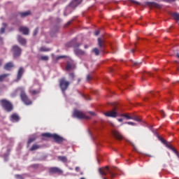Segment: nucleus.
I'll list each match as a JSON object with an SVG mask.
<instances>
[{"mask_svg":"<svg viewBox=\"0 0 179 179\" xmlns=\"http://www.w3.org/2000/svg\"><path fill=\"white\" fill-rule=\"evenodd\" d=\"M80 45H81L80 43H75L74 41H72L66 44V46L68 48L73 47L74 53L76 54V55L78 57L84 56L86 55V52L84 50L79 48Z\"/></svg>","mask_w":179,"mask_h":179,"instance_id":"nucleus-1","label":"nucleus"},{"mask_svg":"<svg viewBox=\"0 0 179 179\" xmlns=\"http://www.w3.org/2000/svg\"><path fill=\"white\" fill-rule=\"evenodd\" d=\"M1 105L2 108L7 111V113H10L13 110V105L11 103L10 101L6 100L5 99H1L0 101Z\"/></svg>","mask_w":179,"mask_h":179,"instance_id":"nucleus-2","label":"nucleus"},{"mask_svg":"<svg viewBox=\"0 0 179 179\" xmlns=\"http://www.w3.org/2000/svg\"><path fill=\"white\" fill-rule=\"evenodd\" d=\"M20 98L22 101L26 105H31L32 103V101L29 98L24 90L23 88H20Z\"/></svg>","mask_w":179,"mask_h":179,"instance_id":"nucleus-3","label":"nucleus"},{"mask_svg":"<svg viewBox=\"0 0 179 179\" xmlns=\"http://www.w3.org/2000/svg\"><path fill=\"white\" fill-rule=\"evenodd\" d=\"M158 140L160 141L166 148H168V149H170L173 153H175L177 156H178V152L171 145V143L166 141L163 138H162L160 136H157Z\"/></svg>","mask_w":179,"mask_h":179,"instance_id":"nucleus-4","label":"nucleus"},{"mask_svg":"<svg viewBox=\"0 0 179 179\" xmlns=\"http://www.w3.org/2000/svg\"><path fill=\"white\" fill-rule=\"evenodd\" d=\"M71 83L67 81L65 78H62L59 80V87L63 93H65L66 90H68Z\"/></svg>","mask_w":179,"mask_h":179,"instance_id":"nucleus-5","label":"nucleus"},{"mask_svg":"<svg viewBox=\"0 0 179 179\" xmlns=\"http://www.w3.org/2000/svg\"><path fill=\"white\" fill-rule=\"evenodd\" d=\"M108 173L110 175V178H114L115 177V174L110 171L108 166L103 168H99V174H101V176H106Z\"/></svg>","mask_w":179,"mask_h":179,"instance_id":"nucleus-6","label":"nucleus"},{"mask_svg":"<svg viewBox=\"0 0 179 179\" xmlns=\"http://www.w3.org/2000/svg\"><path fill=\"white\" fill-rule=\"evenodd\" d=\"M73 117L78 120H88L89 117L86 116L82 111L75 110L73 112Z\"/></svg>","mask_w":179,"mask_h":179,"instance_id":"nucleus-7","label":"nucleus"},{"mask_svg":"<svg viewBox=\"0 0 179 179\" xmlns=\"http://www.w3.org/2000/svg\"><path fill=\"white\" fill-rule=\"evenodd\" d=\"M12 51H13L14 57H18L21 55L22 49L18 45H15L13 46Z\"/></svg>","mask_w":179,"mask_h":179,"instance_id":"nucleus-8","label":"nucleus"},{"mask_svg":"<svg viewBox=\"0 0 179 179\" xmlns=\"http://www.w3.org/2000/svg\"><path fill=\"white\" fill-rule=\"evenodd\" d=\"M46 138H52L57 143H62L63 142L64 138L59 135H44Z\"/></svg>","mask_w":179,"mask_h":179,"instance_id":"nucleus-9","label":"nucleus"},{"mask_svg":"<svg viewBox=\"0 0 179 179\" xmlns=\"http://www.w3.org/2000/svg\"><path fill=\"white\" fill-rule=\"evenodd\" d=\"M50 174L62 175L63 171L58 167H51L49 169Z\"/></svg>","mask_w":179,"mask_h":179,"instance_id":"nucleus-10","label":"nucleus"},{"mask_svg":"<svg viewBox=\"0 0 179 179\" xmlns=\"http://www.w3.org/2000/svg\"><path fill=\"white\" fill-rule=\"evenodd\" d=\"M118 113H117V108H113V110L108 111L105 113L106 117H110L112 118H115L117 117Z\"/></svg>","mask_w":179,"mask_h":179,"instance_id":"nucleus-11","label":"nucleus"},{"mask_svg":"<svg viewBox=\"0 0 179 179\" xmlns=\"http://www.w3.org/2000/svg\"><path fill=\"white\" fill-rule=\"evenodd\" d=\"M20 120V117L17 113H13L10 116V121H12V122H19Z\"/></svg>","mask_w":179,"mask_h":179,"instance_id":"nucleus-12","label":"nucleus"},{"mask_svg":"<svg viewBox=\"0 0 179 179\" xmlns=\"http://www.w3.org/2000/svg\"><path fill=\"white\" fill-rule=\"evenodd\" d=\"M98 46L99 47V48H101V51H103L104 48H106V43L104 41H103L100 38H98Z\"/></svg>","mask_w":179,"mask_h":179,"instance_id":"nucleus-13","label":"nucleus"},{"mask_svg":"<svg viewBox=\"0 0 179 179\" xmlns=\"http://www.w3.org/2000/svg\"><path fill=\"white\" fill-rule=\"evenodd\" d=\"M83 0H73V1L70 3V6L72 7L73 8H75L77 7Z\"/></svg>","mask_w":179,"mask_h":179,"instance_id":"nucleus-14","label":"nucleus"},{"mask_svg":"<svg viewBox=\"0 0 179 179\" xmlns=\"http://www.w3.org/2000/svg\"><path fill=\"white\" fill-rule=\"evenodd\" d=\"M29 92L30 94L31 95H36V94H38L41 92V90H34V87H31L29 90Z\"/></svg>","mask_w":179,"mask_h":179,"instance_id":"nucleus-15","label":"nucleus"},{"mask_svg":"<svg viewBox=\"0 0 179 179\" xmlns=\"http://www.w3.org/2000/svg\"><path fill=\"white\" fill-rule=\"evenodd\" d=\"M20 31L22 32L24 35H28L29 34V29L25 27H21L20 28Z\"/></svg>","mask_w":179,"mask_h":179,"instance_id":"nucleus-16","label":"nucleus"},{"mask_svg":"<svg viewBox=\"0 0 179 179\" xmlns=\"http://www.w3.org/2000/svg\"><path fill=\"white\" fill-rule=\"evenodd\" d=\"M24 72V70L22 67H20L18 72H17V80H20L21 78L22 77V75Z\"/></svg>","mask_w":179,"mask_h":179,"instance_id":"nucleus-17","label":"nucleus"},{"mask_svg":"<svg viewBox=\"0 0 179 179\" xmlns=\"http://www.w3.org/2000/svg\"><path fill=\"white\" fill-rule=\"evenodd\" d=\"M17 41L22 45H25L27 43L26 39L22 38L21 36H18Z\"/></svg>","mask_w":179,"mask_h":179,"instance_id":"nucleus-18","label":"nucleus"},{"mask_svg":"<svg viewBox=\"0 0 179 179\" xmlns=\"http://www.w3.org/2000/svg\"><path fill=\"white\" fill-rule=\"evenodd\" d=\"M58 160H59L62 163H67V162H68V159L66 156H59Z\"/></svg>","mask_w":179,"mask_h":179,"instance_id":"nucleus-19","label":"nucleus"},{"mask_svg":"<svg viewBox=\"0 0 179 179\" xmlns=\"http://www.w3.org/2000/svg\"><path fill=\"white\" fill-rule=\"evenodd\" d=\"M14 66L13 62H8L5 65L4 69L7 71L10 70L11 68H13Z\"/></svg>","mask_w":179,"mask_h":179,"instance_id":"nucleus-20","label":"nucleus"},{"mask_svg":"<svg viewBox=\"0 0 179 179\" xmlns=\"http://www.w3.org/2000/svg\"><path fill=\"white\" fill-rule=\"evenodd\" d=\"M21 16V17L24 18V17H26L29 15H31V11L28 10V11H26V12H23V13H19Z\"/></svg>","mask_w":179,"mask_h":179,"instance_id":"nucleus-21","label":"nucleus"},{"mask_svg":"<svg viewBox=\"0 0 179 179\" xmlns=\"http://www.w3.org/2000/svg\"><path fill=\"white\" fill-rule=\"evenodd\" d=\"M147 5L150 6H152V7H155V8H161L160 5L158 3H156L155 2H148Z\"/></svg>","mask_w":179,"mask_h":179,"instance_id":"nucleus-22","label":"nucleus"},{"mask_svg":"<svg viewBox=\"0 0 179 179\" xmlns=\"http://www.w3.org/2000/svg\"><path fill=\"white\" fill-rule=\"evenodd\" d=\"M10 74L9 73H6V74H2V75H0V82H3L4 80V79L9 76Z\"/></svg>","mask_w":179,"mask_h":179,"instance_id":"nucleus-23","label":"nucleus"},{"mask_svg":"<svg viewBox=\"0 0 179 179\" xmlns=\"http://www.w3.org/2000/svg\"><path fill=\"white\" fill-rule=\"evenodd\" d=\"M124 137L122 135H113V139H116L117 141H122Z\"/></svg>","mask_w":179,"mask_h":179,"instance_id":"nucleus-24","label":"nucleus"},{"mask_svg":"<svg viewBox=\"0 0 179 179\" xmlns=\"http://www.w3.org/2000/svg\"><path fill=\"white\" fill-rule=\"evenodd\" d=\"M172 16L173 17L175 20L179 21V13H174L172 14Z\"/></svg>","mask_w":179,"mask_h":179,"instance_id":"nucleus-25","label":"nucleus"},{"mask_svg":"<svg viewBox=\"0 0 179 179\" xmlns=\"http://www.w3.org/2000/svg\"><path fill=\"white\" fill-rule=\"evenodd\" d=\"M37 149H40V146L36 145V144H34L32 145V147L30 148V150L31 151H33V150H37Z\"/></svg>","mask_w":179,"mask_h":179,"instance_id":"nucleus-26","label":"nucleus"},{"mask_svg":"<svg viewBox=\"0 0 179 179\" xmlns=\"http://www.w3.org/2000/svg\"><path fill=\"white\" fill-rule=\"evenodd\" d=\"M131 120H134V121H137V122H141V119H140L138 116H136V115H132Z\"/></svg>","mask_w":179,"mask_h":179,"instance_id":"nucleus-27","label":"nucleus"},{"mask_svg":"<svg viewBox=\"0 0 179 179\" xmlns=\"http://www.w3.org/2000/svg\"><path fill=\"white\" fill-rule=\"evenodd\" d=\"M120 117H124L127 120H132V116L129 115L128 114H122Z\"/></svg>","mask_w":179,"mask_h":179,"instance_id":"nucleus-28","label":"nucleus"},{"mask_svg":"<svg viewBox=\"0 0 179 179\" xmlns=\"http://www.w3.org/2000/svg\"><path fill=\"white\" fill-rule=\"evenodd\" d=\"M50 50V48H45V47H41V48H40V51H41V52H49Z\"/></svg>","mask_w":179,"mask_h":179,"instance_id":"nucleus-29","label":"nucleus"},{"mask_svg":"<svg viewBox=\"0 0 179 179\" xmlns=\"http://www.w3.org/2000/svg\"><path fill=\"white\" fill-rule=\"evenodd\" d=\"M75 78H76V75L74 73H69V78L71 79V80L73 81L75 80Z\"/></svg>","mask_w":179,"mask_h":179,"instance_id":"nucleus-30","label":"nucleus"},{"mask_svg":"<svg viewBox=\"0 0 179 179\" xmlns=\"http://www.w3.org/2000/svg\"><path fill=\"white\" fill-rule=\"evenodd\" d=\"M150 131H152V134H154V135H159V133L157 132V129H153V127H150Z\"/></svg>","mask_w":179,"mask_h":179,"instance_id":"nucleus-31","label":"nucleus"},{"mask_svg":"<svg viewBox=\"0 0 179 179\" xmlns=\"http://www.w3.org/2000/svg\"><path fill=\"white\" fill-rule=\"evenodd\" d=\"M94 53H95V55L98 56L99 55V50L96 48H94L93 50H92Z\"/></svg>","mask_w":179,"mask_h":179,"instance_id":"nucleus-32","label":"nucleus"},{"mask_svg":"<svg viewBox=\"0 0 179 179\" xmlns=\"http://www.w3.org/2000/svg\"><path fill=\"white\" fill-rule=\"evenodd\" d=\"M41 59L43 61H48L49 60V57L48 56H41Z\"/></svg>","mask_w":179,"mask_h":179,"instance_id":"nucleus-33","label":"nucleus"},{"mask_svg":"<svg viewBox=\"0 0 179 179\" xmlns=\"http://www.w3.org/2000/svg\"><path fill=\"white\" fill-rule=\"evenodd\" d=\"M3 24L4 25V27H2V28L1 29V34H3V33L5 32L6 27L7 26V24H5V23H3Z\"/></svg>","mask_w":179,"mask_h":179,"instance_id":"nucleus-34","label":"nucleus"},{"mask_svg":"<svg viewBox=\"0 0 179 179\" xmlns=\"http://www.w3.org/2000/svg\"><path fill=\"white\" fill-rule=\"evenodd\" d=\"M36 141L35 138H30L28 141V145H30V143H32V142H34Z\"/></svg>","mask_w":179,"mask_h":179,"instance_id":"nucleus-35","label":"nucleus"},{"mask_svg":"<svg viewBox=\"0 0 179 179\" xmlns=\"http://www.w3.org/2000/svg\"><path fill=\"white\" fill-rule=\"evenodd\" d=\"M71 69V64L69 62H68L66 66V69L67 71H69Z\"/></svg>","mask_w":179,"mask_h":179,"instance_id":"nucleus-36","label":"nucleus"},{"mask_svg":"<svg viewBox=\"0 0 179 179\" xmlns=\"http://www.w3.org/2000/svg\"><path fill=\"white\" fill-rule=\"evenodd\" d=\"M177 0H162V1L166 2V3H173L176 1Z\"/></svg>","mask_w":179,"mask_h":179,"instance_id":"nucleus-37","label":"nucleus"},{"mask_svg":"<svg viewBox=\"0 0 179 179\" xmlns=\"http://www.w3.org/2000/svg\"><path fill=\"white\" fill-rule=\"evenodd\" d=\"M131 63L133 64V66H136L141 64V62H131Z\"/></svg>","mask_w":179,"mask_h":179,"instance_id":"nucleus-38","label":"nucleus"},{"mask_svg":"<svg viewBox=\"0 0 179 179\" xmlns=\"http://www.w3.org/2000/svg\"><path fill=\"white\" fill-rule=\"evenodd\" d=\"M128 142H129V143H130V145H131V146H133L134 150H136V152H137V148H136L135 145L131 141H128Z\"/></svg>","mask_w":179,"mask_h":179,"instance_id":"nucleus-39","label":"nucleus"},{"mask_svg":"<svg viewBox=\"0 0 179 179\" xmlns=\"http://www.w3.org/2000/svg\"><path fill=\"white\" fill-rule=\"evenodd\" d=\"M38 32V28L37 27V28L34 30L33 35H34V36H36L37 35Z\"/></svg>","mask_w":179,"mask_h":179,"instance_id":"nucleus-40","label":"nucleus"},{"mask_svg":"<svg viewBox=\"0 0 179 179\" xmlns=\"http://www.w3.org/2000/svg\"><path fill=\"white\" fill-rule=\"evenodd\" d=\"M159 114H160L161 117H162V118H164V117H165V113H164V112L163 110H161V111L159 112Z\"/></svg>","mask_w":179,"mask_h":179,"instance_id":"nucleus-41","label":"nucleus"},{"mask_svg":"<svg viewBox=\"0 0 179 179\" xmlns=\"http://www.w3.org/2000/svg\"><path fill=\"white\" fill-rule=\"evenodd\" d=\"M67 57L65 56V55H62V56H59L56 58L57 60H59L60 59H62V58H66Z\"/></svg>","mask_w":179,"mask_h":179,"instance_id":"nucleus-42","label":"nucleus"},{"mask_svg":"<svg viewBox=\"0 0 179 179\" xmlns=\"http://www.w3.org/2000/svg\"><path fill=\"white\" fill-rule=\"evenodd\" d=\"M126 124H127L128 125H136V123L133 122H126Z\"/></svg>","mask_w":179,"mask_h":179,"instance_id":"nucleus-43","label":"nucleus"},{"mask_svg":"<svg viewBox=\"0 0 179 179\" xmlns=\"http://www.w3.org/2000/svg\"><path fill=\"white\" fill-rule=\"evenodd\" d=\"M15 177L17 179H23V177L21 175H16Z\"/></svg>","mask_w":179,"mask_h":179,"instance_id":"nucleus-44","label":"nucleus"},{"mask_svg":"<svg viewBox=\"0 0 179 179\" xmlns=\"http://www.w3.org/2000/svg\"><path fill=\"white\" fill-rule=\"evenodd\" d=\"M92 79V77L90 76V75H88L87 76V80L89 81V80H91Z\"/></svg>","mask_w":179,"mask_h":179,"instance_id":"nucleus-45","label":"nucleus"},{"mask_svg":"<svg viewBox=\"0 0 179 179\" xmlns=\"http://www.w3.org/2000/svg\"><path fill=\"white\" fill-rule=\"evenodd\" d=\"M42 135H57V134H52L50 133H43V134H42Z\"/></svg>","mask_w":179,"mask_h":179,"instance_id":"nucleus-46","label":"nucleus"},{"mask_svg":"<svg viewBox=\"0 0 179 179\" xmlns=\"http://www.w3.org/2000/svg\"><path fill=\"white\" fill-rule=\"evenodd\" d=\"M76 172H80V167L76 166Z\"/></svg>","mask_w":179,"mask_h":179,"instance_id":"nucleus-47","label":"nucleus"},{"mask_svg":"<svg viewBox=\"0 0 179 179\" xmlns=\"http://www.w3.org/2000/svg\"><path fill=\"white\" fill-rule=\"evenodd\" d=\"M99 34H100V31H96L95 32V36H99Z\"/></svg>","mask_w":179,"mask_h":179,"instance_id":"nucleus-48","label":"nucleus"},{"mask_svg":"<svg viewBox=\"0 0 179 179\" xmlns=\"http://www.w3.org/2000/svg\"><path fill=\"white\" fill-rule=\"evenodd\" d=\"M131 2H133V3H134L137 4V5H139V4H140V3H138V2H137V1H131Z\"/></svg>","mask_w":179,"mask_h":179,"instance_id":"nucleus-49","label":"nucleus"},{"mask_svg":"<svg viewBox=\"0 0 179 179\" xmlns=\"http://www.w3.org/2000/svg\"><path fill=\"white\" fill-rule=\"evenodd\" d=\"M117 121H118L119 122H122L123 119H122V118H120V119H117Z\"/></svg>","mask_w":179,"mask_h":179,"instance_id":"nucleus-50","label":"nucleus"},{"mask_svg":"<svg viewBox=\"0 0 179 179\" xmlns=\"http://www.w3.org/2000/svg\"><path fill=\"white\" fill-rule=\"evenodd\" d=\"M113 135H120V133L116 131V132L113 133Z\"/></svg>","mask_w":179,"mask_h":179,"instance_id":"nucleus-51","label":"nucleus"},{"mask_svg":"<svg viewBox=\"0 0 179 179\" xmlns=\"http://www.w3.org/2000/svg\"><path fill=\"white\" fill-rule=\"evenodd\" d=\"M80 81H81V79H80V78H78V84H79V83H80Z\"/></svg>","mask_w":179,"mask_h":179,"instance_id":"nucleus-52","label":"nucleus"},{"mask_svg":"<svg viewBox=\"0 0 179 179\" xmlns=\"http://www.w3.org/2000/svg\"><path fill=\"white\" fill-rule=\"evenodd\" d=\"M71 21L69 22L66 24V26L70 25V24H71Z\"/></svg>","mask_w":179,"mask_h":179,"instance_id":"nucleus-53","label":"nucleus"},{"mask_svg":"<svg viewBox=\"0 0 179 179\" xmlns=\"http://www.w3.org/2000/svg\"><path fill=\"white\" fill-rule=\"evenodd\" d=\"M88 134L89 135H92V133L90 130L88 131Z\"/></svg>","mask_w":179,"mask_h":179,"instance_id":"nucleus-54","label":"nucleus"},{"mask_svg":"<svg viewBox=\"0 0 179 179\" xmlns=\"http://www.w3.org/2000/svg\"><path fill=\"white\" fill-rule=\"evenodd\" d=\"M90 114H92V115H94V112H90Z\"/></svg>","mask_w":179,"mask_h":179,"instance_id":"nucleus-55","label":"nucleus"},{"mask_svg":"<svg viewBox=\"0 0 179 179\" xmlns=\"http://www.w3.org/2000/svg\"><path fill=\"white\" fill-rule=\"evenodd\" d=\"M145 75H144V77L141 78V80H145Z\"/></svg>","mask_w":179,"mask_h":179,"instance_id":"nucleus-56","label":"nucleus"},{"mask_svg":"<svg viewBox=\"0 0 179 179\" xmlns=\"http://www.w3.org/2000/svg\"><path fill=\"white\" fill-rule=\"evenodd\" d=\"M135 52L134 49L131 50V52Z\"/></svg>","mask_w":179,"mask_h":179,"instance_id":"nucleus-57","label":"nucleus"},{"mask_svg":"<svg viewBox=\"0 0 179 179\" xmlns=\"http://www.w3.org/2000/svg\"><path fill=\"white\" fill-rule=\"evenodd\" d=\"M85 48H87V45H85Z\"/></svg>","mask_w":179,"mask_h":179,"instance_id":"nucleus-58","label":"nucleus"},{"mask_svg":"<svg viewBox=\"0 0 179 179\" xmlns=\"http://www.w3.org/2000/svg\"><path fill=\"white\" fill-rule=\"evenodd\" d=\"M147 74H148V75H150V76L151 75V73H147Z\"/></svg>","mask_w":179,"mask_h":179,"instance_id":"nucleus-59","label":"nucleus"},{"mask_svg":"<svg viewBox=\"0 0 179 179\" xmlns=\"http://www.w3.org/2000/svg\"><path fill=\"white\" fill-rule=\"evenodd\" d=\"M114 70L113 69H110V71H113Z\"/></svg>","mask_w":179,"mask_h":179,"instance_id":"nucleus-60","label":"nucleus"},{"mask_svg":"<svg viewBox=\"0 0 179 179\" xmlns=\"http://www.w3.org/2000/svg\"><path fill=\"white\" fill-rule=\"evenodd\" d=\"M177 57L179 58V54H177Z\"/></svg>","mask_w":179,"mask_h":179,"instance_id":"nucleus-61","label":"nucleus"},{"mask_svg":"<svg viewBox=\"0 0 179 179\" xmlns=\"http://www.w3.org/2000/svg\"><path fill=\"white\" fill-rule=\"evenodd\" d=\"M8 152H10V150L8 149Z\"/></svg>","mask_w":179,"mask_h":179,"instance_id":"nucleus-62","label":"nucleus"},{"mask_svg":"<svg viewBox=\"0 0 179 179\" xmlns=\"http://www.w3.org/2000/svg\"><path fill=\"white\" fill-rule=\"evenodd\" d=\"M80 179H85V178H80Z\"/></svg>","mask_w":179,"mask_h":179,"instance_id":"nucleus-63","label":"nucleus"},{"mask_svg":"<svg viewBox=\"0 0 179 179\" xmlns=\"http://www.w3.org/2000/svg\"><path fill=\"white\" fill-rule=\"evenodd\" d=\"M103 179H106V178H103Z\"/></svg>","mask_w":179,"mask_h":179,"instance_id":"nucleus-64","label":"nucleus"}]
</instances>
